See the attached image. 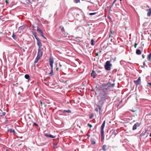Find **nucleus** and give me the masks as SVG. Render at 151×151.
<instances>
[{
    "label": "nucleus",
    "instance_id": "nucleus-1",
    "mask_svg": "<svg viewBox=\"0 0 151 151\" xmlns=\"http://www.w3.org/2000/svg\"><path fill=\"white\" fill-rule=\"evenodd\" d=\"M107 90V88H104L99 90L100 94L101 95V96L100 99L98 101L99 105H102L106 100L109 99V97L107 93L105 92V91H106Z\"/></svg>",
    "mask_w": 151,
    "mask_h": 151
},
{
    "label": "nucleus",
    "instance_id": "nucleus-2",
    "mask_svg": "<svg viewBox=\"0 0 151 151\" xmlns=\"http://www.w3.org/2000/svg\"><path fill=\"white\" fill-rule=\"evenodd\" d=\"M105 124V120H104L102 123L101 127V139L104 138V128Z\"/></svg>",
    "mask_w": 151,
    "mask_h": 151
},
{
    "label": "nucleus",
    "instance_id": "nucleus-3",
    "mask_svg": "<svg viewBox=\"0 0 151 151\" xmlns=\"http://www.w3.org/2000/svg\"><path fill=\"white\" fill-rule=\"evenodd\" d=\"M112 65L110 63L109 61H107L106 62L105 65V68L107 70H110L111 69V66Z\"/></svg>",
    "mask_w": 151,
    "mask_h": 151
},
{
    "label": "nucleus",
    "instance_id": "nucleus-4",
    "mask_svg": "<svg viewBox=\"0 0 151 151\" xmlns=\"http://www.w3.org/2000/svg\"><path fill=\"white\" fill-rule=\"evenodd\" d=\"M37 32L40 34V35L43 37L44 38L46 39V38L43 35V34L42 30L38 26H37Z\"/></svg>",
    "mask_w": 151,
    "mask_h": 151
},
{
    "label": "nucleus",
    "instance_id": "nucleus-5",
    "mask_svg": "<svg viewBox=\"0 0 151 151\" xmlns=\"http://www.w3.org/2000/svg\"><path fill=\"white\" fill-rule=\"evenodd\" d=\"M60 81L61 82L65 83L66 82V77L65 75L62 76L60 78Z\"/></svg>",
    "mask_w": 151,
    "mask_h": 151
},
{
    "label": "nucleus",
    "instance_id": "nucleus-6",
    "mask_svg": "<svg viewBox=\"0 0 151 151\" xmlns=\"http://www.w3.org/2000/svg\"><path fill=\"white\" fill-rule=\"evenodd\" d=\"M43 54V52L41 50V48H38L37 55L42 57Z\"/></svg>",
    "mask_w": 151,
    "mask_h": 151
},
{
    "label": "nucleus",
    "instance_id": "nucleus-7",
    "mask_svg": "<svg viewBox=\"0 0 151 151\" xmlns=\"http://www.w3.org/2000/svg\"><path fill=\"white\" fill-rule=\"evenodd\" d=\"M141 81V78L140 77H139L138 79L134 81V82L137 85L140 84Z\"/></svg>",
    "mask_w": 151,
    "mask_h": 151
},
{
    "label": "nucleus",
    "instance_id": "nucleus-8",
    "mask_svg": "<svg viewBox=\"0 0 151 151\" xmlns=\"http://www.w3.org/2000/svg\"><path fill=\"white\" fill-rule=\"evenodd\" d=\"M140 125V123L138 122H137L133 126L132 128L133 130H134L136 129H137V127L139 126Z\"/></svg>",
    "mask_w": 151,
    "mask_h": 151
},
{
    "label": "nucleus",
    "instance_id": "nucleus-9",
    "mask_svg": "<svg viewBox=\"0 0 151 151\" xmlns=\"http://www.w3.org/2000/svg\"><path fill=\"white\" fill-rule=\"evenodd\" d=\"M37 44L38 46V48H41L42 45L41 42V40L40 39L37 40Z\"/></svg>",
    "mask_w": 151,
    "mask_h": 151
},
{
    "label": "nucleus",
    "instance_id": "nucleus-10",
    "mask_svg": "<svg viewBox=\"0 0 151 151\" xmlns=\"http://www.w3.org/2000/svg\"><path fill=\"white\" fill-rule=\"evenodd\" d=\"M45 136L47 137H49L52 138H55L56 137L55 136H53L50 134H48L47 133L45 134Z\"/></svg>",
    "mask_w": 151,
    "mask_h": 151
},
{
    "label": "nucleus",
    "instance_id": "nucleus-11",
    "mask_svg": "<svg viewBox=\"0 0 151 151\" xmlns=\"http://www.w3.org/2000/svg\"><path fill=\"white\" fill-rule=\"evenodd\" d=\"M49 62L50 65H53L54 63V60L53 58L52 57H50L49 58Z\"/></svg>",
    "mask_w": 151,
    "mask_h": 151
},
{
    "label": "nucleus",
    "instance_id": "nucleus-12",
    "mask_svg": "<svg viewBox=\"0 0 151 151\" xmlns=\"http://www.w3.org/2000/svg\"><path fill=\"white\" fill-rule=\"evenodd\" d=\"M146 11L147 12V16L148 17H150L151 15V9L149 8L148 9H147Z\"/></svg>",
    "mask_w": 151,
    "mask_h": 151
},
{
    "label": "nucleus",
    "instance_id": "nucleus-13",
    "mask_svg": "<svg viewBox=\"0 0 151 151\" xmlns=\"http://www.w3.org/2000/svg\"><path fill=\"white\" fill-rule=\"evenodd\" d=\"M41 57L37 55L35 60L34 63H37L39 60L40 59Z\"/></svg>",
    "mask_w": 151,
    "mask_h": 151
},
{
    "label": "nucleus",
    "instance_id": "nucleus-14",
    "mask_svg": "<svg viewBox=\"0 0 151 151\" xmlns=\"http://www.w3.org/2000/svg\"><path fill=\"white\" fill-rule=\"evenodd\" d=\"M32 35H34L37 40L39 39V38L37 37L36 33L35 32H32Z\"/></svg>",
    "mask_w": 151,
    "mask_h": 151
},
{
    "label": "nucleus",
    "instance_id": "nucleus-15",
    "mask_svg": "<svg viewBox=\"0 0 151 151\" xmlns=\"http://www.w3.org/2000/svg\"><path fill=\"white\" fill-rule=\"evenodd\" d=\"M98 108L96 107V108H95V110L96 111L98 112L99 110V113H100V109H101V106L100 105H99V106H98Z\"/></svg>",
    "mask_w": 151,
    "mask_h": 151
},
{
    "label": "nucleus",
    "instance_id": "nucleus-16",
    "mask_svg": "<svg viewBox=\"0 0 151 151\" xmlns=\"http://www.w3.org/2000/svg\"><path fill=\"white\" fill-rule=\"evenodd\" d=\"M25 27V26L24 25L21 26L18 28V30H22L24 29Z\"/></svg>",
    "mask_w": 151,
    "mask_h": 151
},
{
    "label": "nucleus",
    "instance_id": "nucleus-17",
    "mask_svg": "<svg viewBox=\"0 0 151 151\" xmlns=\"http://www.w3.org/2000/svg\"><path fill=\"white\" fill-rule=\"evenodd\" d=\"M91 76L93 77V78H95L96 77V74L95 72L93 71L91 73Z\"/></svg>",
    "mask_w": 151,
    "mask_h": 151
},
{
    "label": "nucleus",
    "instance_id": "nucleus-18",
    "mask_svg": "<svg viewBox=\"0 0 151 151\" xmlns=\"http://www.w3.org/2000/svg\"><path fill=\"white\" fill-rule=\"evenodd\" d=\"M8 132L11 133H14V134L15 133V132L14 129H9L8 130Z\"/></svg>",
    "mask_w": 151,
    "mask_h": 151
},
{
    "label": "nucleus",
    "instance_id": "nucleus-19",
    "mask_svg": "<svg viewBox=\"0 0 151 151\" xmlns=\"http://www.w3.org/2000/svg\"><path fill=\"white\" fill-rule=\"evenodd\" d=\"M24 77L26 79H28V80H29L30 78V77L29 76V75L27 74L25 75L24 76Z\"/></svg>",
    "mask_w": 151,
    "mask_h": 151
},
{
    "label": "nucleus",
    "instance_id": "nucleus-20",
    "mask_svg": "<svg viewBox=\"0 0 151 151\" xmlns=\"http://www.w3.org/2000/svg\"><path fill=\"white\" fill-rule=\"evenodd\" d=\"M147 60L148 61H150L151 60V52L148 55Z\"/></svg>",
    "mask_w": 151,
    "mask_h": 151
},
{
    "label": "nucleus",
    "instance_id": "nucleus-21",
    "mask_svg": "<svg viewBox=\"0 0 151 151\" xmlns=\"http://www.w3.org/2000/svg\"><path fill=\"white\" fill-rule=\"evenodd\" d=\"M136 53L137 55H140L141 53V51L140 50L137 49L136 50Z\"/></svg>",
    "mask_w": 151,
    "mask_h": 151
},
{
    "label": "nucleus",
    "instance_id": "nucleus-22",
    "mask_svg": "<svg viewBox=\"0 0 151 151\" xmlns=\"http://www.w3.org/2000/svg\"><path fill=\"white\" fill-rule=\"evenodd\" d=\"M106 145H104L103 146L102 150L104 151H106Z\"/></svg>",
    "mask_w": 151,
    "mask_h": 151
},
{
    "label": "nucleus",
    "instance_id": "nucleus-23",
    "mask_svg": "<svg viewBox=\"0 0 151 151\" xmlns=\"http://www.w3.org/2000/svg\"><path fill=\"white\" fill-rule=\"evenodd\" d=\"M49 75L50 76L54 75L53 70H51L50 72L49 73Z\"/></svg>",
    "mask_w": 151,
    "mask_h": 151
},
{
    "label": "nucleus",
    "instance_id": "nucleus-24",
    "mask_svg": "<svg viewBox=\"0 0 151 151\" xmlns=\"http://www.w3.org/2000/svg\"><path fill=\"white\" fill-rule=\"evenodd\" d=\"M13 38L15 40H16L17 38L16 35H14V32H13V35L12 36Z\"/></svg>",
    "mask_w": 151,
    "mask_h": 151
},
{
    "label": "nucleus",
    "instance_id": "nucleus-25",
    "mask_svg": "<svg viewBox=\"0 0 151 151\" xmlns=\"http://www.w3.org/2000/svg\"><path fill=\"white\" fill-rule=\"evenodd\" d=\"M6 114L5 112H2L0 113V116H5Z\"/></svg>",
    "mask_w": 151,
    "mask_h": 151
},
{
    "label": "nucleus",
    "instance_id": "nucleus-26",
    "mask_svg": "<svg viewBox=\"0 0 151 151\" xmlns=\"http://www.w3.org/2000/svg\"><path fill=\"white\" fill-rule=\"evenodd\" d=\"M25 2L27 4H29L31 3L30 0H25Z\"/></svg>",
    "mask_w": 151,
    "mask_h": 151
},
{
    "label": "nucleus",
    "instance_id": "nucleus-27",
    "mask_svg": "<svg viewBox=\"0 0 151 151\" xmlns=\"http://www.w3.org/2000/svg\"><path fill=\"white\" fill-rule=\"evenodd\" d=\"M33 122V125L34 126H35V127H38V125L35 122Z\"/></svg>",
    "mask_w": 151,
    "mask_h": 151
},
{
    "label": "nucleus",
    "instance_id": "nucleus-28",
    "mask_svg": "<svg viewBox=\"0 0 151 151\" xmlns=\"http://www.w3.org/2000/svg\"><path fill=\"white\" fill-rule=\"evenodd\" d=\"M53 147H54V148H56L58 147L57 144H56L55 143H53Z\"/></svg>",
    "mask_w": 151,
    "mask_h": 151
},
{
    "label": "nucleus",
    "instance_id": "nucleus-29",
    "mask_svg": "<svg viewBox=\"0 0 151 151\" xmlns=\"http://www.w3.org/2000/svg\"><path fill=\"white\" fill-rule=\"evenodd\" d=\"M96 14H97L96 12H93V13H89V14L90 15H94Z\"/></svg>",
    "mask_w": 151,
    "mask_h": 151
},
{
    "label": "nucleus",
    "instance_id": "nucleus-30",
    "mask_svg": "<svg viewBox=\"0 0 151 151\" xmlns=\"http://www.w3.org/2000/svg\"><path fill=\"white\" fill-rule=\"evenodd\" d=\"M91 45H94V40L93 39H91Z\"/></svg>",
    "mask_w": 151,
    "mask_h": 151
},
{
    "label": "nucleus",
    "instance_id": "nucleus-31",
    "mask_svg": "<svg viewBox=\"0 0 151 151\" xmlns=\"http://www.w3.org/2000/svg\"><path fill=\"white\" fill-rule=\"evenodd\" d=\"M80 0H74V2L76 3L79 2Z\"/></svg>",
    "mask_w": 151,
    "mask_h": 151
},
{
    "label": "nucleus",
    "instance_id": "nucleus-32",
    "mask_svg": "<svg viewBox=\"0 0 151 151\" xmlns=\"http://www.w3.org/2000/svg\"><path fill=\"white\" fill-rule=\"evenodd\" d=\"M117 134V132L116 131H114L113 132L112 134H114V135H115Z\"/></svg>",
    "mask_w": 151,
    "mask_h": 151
},
{
    "label": "nucleus",
    "instance_id": "nucleus-33",
    "mask_svg": "<svg viewBox=\"0 0 151 151\" xmlns=\"http://www.w3.org/2000/svg\"><path fill=\"white\" fill-rule=\"evenodd\" d=\"M91 143L92 145H94L96 143V142L92 140L91 141Z\"/></svg>",
    "mask_w": 151,
    "mask_h": 151
},
{
    "label": "nucleus",
    "instance_id": "nucleus-34",
    "mask_svg": "<svg viewBox=\"0 0 151 151\" xmlns=\"http://www.w3.org/2000/svg\"><path fill=\"white\" fill-rule=\"evenodd\" d=\"M88 126L90 128H91L92 127V126L91 124H89V123L88 124Z\"/></svg>",
    "mask_w": 151,
    "mask_h": 151
},
{
    "label": "nucleus",
    "instance_id": "nucleus-35",
    "mask_svg": "<svg viewBox=\"0 0 151 151\" xmlns=\"http://www.w3.org/2000/svg\"><path fill=\"white\" fill-rule=\"evenodd\" d=\"M61 31L63 32H65L64 29L63 27H62L61 28Z\"/></svg>",
    "mask_w": 151,
    "mask_h": 151
},
{
    "label": "nucleus",
    "instance_id": "nucleus-36",
    "mask_svg": "<svg viewBox=\"0 0 151 151\" xmlns=\"http://www.w3.org/2000/svg\"><path fill=\"white\" fill-rule=\"evenodd\" d=\"M71 111L70 110H67V113H71Z\"/></svg>",
    "mask_w": 151,
    "mask_h": 151
},
{
    "label": "nucleus",
    "instance_id": "nucleus-37",
    "mask_svg": "<svg viewBox=\"0 0 151 151\" xmlns=\"http://www.w3.org/2000/svg\"><path fill=\"white\" fill-rule=\"evenodd\" d=\"M50 65V66L51 67V68H50L51 70H53V65Z\"/></svg>",
    "mask_w": 151,
    "mask_h": 151
},
{
    "label": "nucleus",
    "instance_id": "nucleus-38",
    "mask_svg": "<svg viewBox=\"0 0 151 151\" xmlns=\"http://www.w3.org/2000/svg\"><path fill=\"white\" fill-rule=\"evenodd\" d=\"M72 10H73V9H70L68 11V13H69V12L70 13V12H71Z\"/></svg>",
    "mask_w": 151,
    "mask_h": 151
},
{
    "label": "nucleus",
    "instance_id": "nucleus-39",
    "mask_svg": "<svg viewBox=\"0 0 151 151\" xmlns=\"http://www.w3.org/2000/svg\"><path fill=\"white\" fill-rule=\"evenodd\" d=\"M93 117V115H91L90 117H89V118L90 119H92Z\"/></svg>",
    "mask_w": 151,
    "mask_h": 151
},
{
    "label": "nucleus",
    "instance_id": "nucleus-40",
    "mask_svg": "<svg viewBox=\"0 0 151 151\" xmlns=\"http://www.w3.org/2000/svg\"><path fill=\"white\" fill-rule=\"evenodd\" d=\"M137 45V43H135L134 47L135 48H136Z\"/></svg>",
    "mask_w": 151,
    "mask_h": 151
},
{
    "label": "nucleus",
    "instance_id": "nucleus-41",
    "mask_svg": "<svg viewBox=\"0 0 151 151\" xmlns=\"http://www.w3.org/2000/svg\"><path fill=\"white\" fill-rule=\"evenodd\" d=\"M5 2L7 4H9V1H7V0H5Z\"/></svg>",
    "mask_w": 151,
    "mask_h": 151
},
{
    "label": "nucleus",
    "instance_id": "nucleus-42",
    "mask_svg": "<svg viewBox=\"0 0 151 151\" xmlns=\"http://www.w3.org/2000/svg\"><path fill=\"white\" fill-rule=\"evenodd\" d=\"M114 83H113V84H111L110 85V86L111 87H113L114 86Z\"/></svg>",
    "mask_w": 151,
    "mask_h": 151
},
{
    "label": "nucleus",
    "instance_id": "nucleus-43",
    "mask_svg": "<svg viewBox=\"0 0 151 151\" xmlns=\"http://www.w3.org/2000/svg\"><path fill=\"white\" fill-rule=\"evenodd\" d=\"M142 58H144L145 57V55L143 54H142Z\"/></svg>",
    "mask_w": 151,
    "mask_h": 151
},
{
    "label": "nucleus",
    "instance_id": "nucleus-44",
    "mask_svg": "<svg viewBox=\"0 0 151 151\" xmlns=\"http://www.w3.org/2000/svg\"><path fill=\"white\" fill-rule=\"evenodd\" d=\"M148 84L151 86V83H148Z\"/></svg>",
    "mask_w": 151,
    "mask_h": 151
},
{
    "label": "nucleus",
    "instance_id": "nucleus-45",
    "mask_svg": "<svg viewBox=\"0 0 151 151\" xmlns=\"http://www.w3.org/2000/svg\"><path fill=\"white\" fill-rule=\"evenodd\" d=\"M20 94V92H19V93H18V95H19V94Z\"/></svg>",
    "mask_w": 151,
    "mask_h": 151
},
{
    "label": "nucleus",
    "instance_id": "nucleus-46",
    "mask_svg": "<svg viewBox=\"0 0 151 151\" xmlns=\"http://www.w3.org/2000/svg\"><path fill=\"white\" fill-rule=\"evenodd\" d=\"M58 68H56V70L58 71Z\"/></svg>",
    "mask_w": 151,
    "mask_h": 151
},
{
    "label": "nucleus",
    "instance_id": "nucleus-47",
    "mask_svg": "<svg viewBox=\"0 0 151 151\" xmlns=\"http://www.w3.org/2000/svg\"><path fill=\"white\" fill-rule=\"evenodd\" d=\"M63 112H66V110H64V111H63Z\"/></svg>",
    "mask_w": 151,
    "mask_h": 151
},
{
    "label": "nucleus",
    "instance_id": "nucleus-48",
    "mask_svg": "<svg viewBox=\"0 0 151 151\" xmlns=\"http://www.w3.org/2000/svg\"><path fill=\"white\" fill-rule=\"evenodd\" d=\"M147 8H149V9L150 8H150V6H147Z\"/></svg>",
    "mask_w": 151,
    "mask_h": 151
},
{
    "label": "nucleus",
    "instance_id": "nucleus-49",
    "mask_svg": "<svg viewBox=\"0 0 151 151\" xmlns=\"http://www.w3.org/2000/svg\"><path fill=\"white\" fill-rule=\"evenodd\" d=\"M96 56H98V53H96Z\"/></svg>",
    "mask_w": 151,
    "mask_h": 151
},
{
    "label": "nucleus",
    "instance_id": "nucleus-50",
    "mask_svg": "<svg viewBox=\"0 0 151 151\" xmlns=\"http://www.w3.org/2000/svg\"><path fill=\"white\" fill-rule=\"evenodd\" d=\"M150 137H151V133H150Z\"/></svg>",
    "mask_w": 151,
    "mask_h": 151
},
{
    "label": "nucleus",
    "instance_id": "nucleus-51",
    "mask_svg": "<svg viewBox=\"0 0 151 151\" xmlns=\"http://www.w3.org/2000/svg\"><path fill=\"white\" fill-rule=\"evenodd\" d=\"M6 151H9V150L7 149L6 150Z\"/></svg>",
    "mask_w": 151,
    "mask_h": 151
},
{
    "label": "nucleus",
    "instance_id": "nucleus-52",
    "mask_svg": "<svg viewBox=\"0 0 151 151\" xmlns=\"http://www.w3.org/2000/svg\"><path fill=\"white\" fill-rule=\"evenodd\" d=\"M40 104H42V102H40Z\"/></svg>",
    "mask_w": 151,
    "mask_h": 151
},
{
    "label": "nucleus",
    "instance_id": "nucleus-53",
    "mask_svg": "<svg viewBox=\"0 0 151 151\" xmlns=\"http://www.w3.org/2000/svg\"><path fill=\"white\" fill-rule=\"evenodd\" d=\"M142 134H140V136H142Z\"/></svg>",
    "mask_w": 151,
    "mask_h": 151
},
{
    "label": "nucleus",
    "instance_id": "nucleus-54",
    "mask_svg": "<svg viewBox=\"0 0 151 151\" xmlns=\"http://www.w3.org/2000/svg\"><path fill=\"white\" fill-rule=\"evenodd\" d=\"M21 145H22V144H19V146H20Z\"/></svg>",
    "mask_w": 151,
    "mask_h": 151
},
{
    "label": "nucleus",
    "instance_id": "nucleus-55",
    "mask_svg": "<svg viewBox=\"0 0 151 151\" xmlns=\"http://www.w3.org/2000/svg\"><path fill=\"white\" fill-rule=\"evenodd\" d=\"M132 111L133 112H134V111L133 110H132Z\"/></svg>",
    "mask_w": 151,
    "mask_h": 151
},
{
    "label": "nucleus",
    "instance_id": "nucleus-56",
    "mask_svg": "<svg viewBox=\"0 0 151 151\" xmlns=\"http://www.w3.org/2000/svg\"><path fill=\"white\" fill-rule=\"evenodd\" d=\"M68 104H69V102H68Z\"/></svg>",
    "mask_w": 151,
    "mask_h": 151
},
{
    "label": "nucleus",
    "instance_id": "nucleus-57",
    "mask_svg": "<svg viewBox=\"0 0 151 151\" xmlns=\"http://www.w3.org/2000/svg\"><path fill=\"white\" fill-rule=\"evenodd\" d=\"M120 1H121L122 0H120Z\"/></svg>",
    "mask_w": 151,
    "mask_h": 151
},
{
    "label": "nucleus",
    "instance_id": "nucleus-58",
    "mask_svg": "<svg viewBox=\"0 0 151 151\" xmlns=\"http://www.w3.org/2000/svg\"><path fill=\"white\" fill-rule=\"evenodd\" d=\"M67 51H68V50H66L67 52Z\"/></svg>",
    "mask_w": 151,
    "mask_h": 151
}]
</instances>
